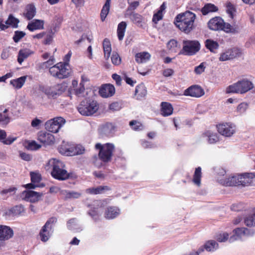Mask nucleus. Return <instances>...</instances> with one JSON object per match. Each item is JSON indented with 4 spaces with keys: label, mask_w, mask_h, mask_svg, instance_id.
<instances>
[{
    "label": "nucleus",
    "mask_w": 255,
    "mask_h": 255,
    "mask_svg": "<svg viewBox=\"0 0 255 255\" xmlns=\"http://www.w3.org/2000/svg\"><path fill=\"white\" fill-rule=\"evenodd\" d=\"M167 46L169 50L176 52L178 48V42L174 39L170 40L168 42Z\"/></svg>",
    "instance_id": "nucleus-51"
},
{
    "label": "nucleus",
    "mask_w": 255,
    "mask_h": 255,
    "mask_svg": "<svg viewBox=\"0 0 255 255\" xmlns=\"http://www.w3.org/2000/svg\"><path fill=\"white\" fill-rule=\"evenodd\" d=\"M75 218L70 219L67 223V228L71 230H74L76 228Z\"/></svg>",
    "instance_id": "nucleus-60"
},
{
    "label": "nucleus",
    "mask_w": 255,
    "mask_h": 255,
    "mask_svg": "<svg viewBox=\"0 0 255 255\" xmlns=\"http://www.w3.org/2000/svg\"><path fill=\"white\" fill-rule=\"evenodd\" d=\"M135 94L138 96H145L147 94V90L145 85L140 84L136 88Z\"/></svg>",
    "instance_id": "nucleus-47"
},
{
    "label": "nucleus",
    "mask_w": 255,
    "mask_h": 255,
    "mask_svg": "<svg viewBox=\"0 0 255 255\" xmlns=\"http://www.w3.org/2000/svg\"><path fill=\"white\" fill-rule=\"evenodd\" d=\"M25 147L28 150H35L39 149L41 145L38 144L35 140L27 141Z\"/></svg>",
    "instance_id": "nucleus-42"
},
{
    "label": "nucleus",
    "mask_w": 255,
    "mask_h": 255,
    "mask_svg": "<svg viewBox=\"0 0 255 255\" xmlns=\"http://www.w3.org/2000/svg\"><path fill=\"white\" fill-rule=\"evenodd\" d=\"M34 53L31 49L27 48H24L19 50L17 55V62L21 65L23 62L27 58Z\"/></svg>",
    "instance_id": "nucleus-20"
},
{
    "label": "nucleus",
    "mask_w": 255,
    "mask_h": 255,
    "mask_svg": "<svg viewBox=\"0 0 255 255\" xmlns=\"http://www.w3.org/2000/svg\"><path fill=\"white\" fill-rule=\"evenodd\" d=\"M123 107V104L120 102H115L109 106V109L112 112L118 111Z\"/></svg>",
    "instance_id": "nucleus-49"
},
{
    "label": "nucleus",
    "mask_w": 255,
    "mask_h": 255,
    "mask_svg": "<svg viewBox=\"0 0 255 255\" xmlns=\"http://www.w3.org/2000/svg\"><path fill=\"white\" fill-rule=\"evenodd\" d=\"M58 151L62 155L66 156H74L80 154V148L75 143L62 141L58 147Z\"/></svg>",
    "instance_id": "nucleus-8"
},
{
    "label": "nucleus",
    "mask_w": 255,
    "mask_h": 255,
    "mask_svg": "<svg viewBox=\"0 0 255 255\" xmlns=\"http://www.w3.org/2000/svg\"><path fill=\"white\" fill-rule=\"evenodd\" d=\"M229 60H231V59L229 55L228 51H226L225 52L221 54L220 56L219 57V60L220 61H225Z\"/></svg>",
    "instance_id": "nucleus-63"
},
{
    "label": "nucleus",
    "mask_w": 255,
    "mask_h": 255,
    "mask_svg": "<svg viewBox=\"0 0 255 255\" xmlns=\"http://www.w3.org/2000/svg\"><path fill=\"white\" fill-rule=\"evenodd\" d=\"M129 125L132 128L135 130H141L142 128V125L141 123L136 121H131L129 122Z\"/></svg>",
    "instance_id": "nucleus-56"
},
{
    "label": "nucleus",
    "mask_w": 255,
    "mask_h": 255,
    "mask_svg": "<svg viewBox=\"0 0 255 255\" xmlns=\"http://www.w3.org/2000/svg\"><path fill=\"white\" fill-rule=\"evenodd\" d=\"M119 214V209L116 207H109L105 211V217L108 219H114Z\"/></svg>",
    "instance_id": "nucleus-25"
},
{
    "label": "nucleus",
    "mask_w": 255,
    "mask_h": 255,
    "mask_svg": "<svg viewBox=\"0 0 255 255\" xmlns=\"http://www.w3.org/2000/svg\"><path fill=\"white\" fill-rule=\"evenodd\" d=\"M255 177V173H244L238 176H233L226 179H218L219 183L224 186H235L242 185L248 186Z\"/></svg>",
    "instance_id": "nucleus-2"
},
{
    "label": "nucleus",
    "mask_w": 255,
    "mask_h": 255,
    "mask_svg": "<svg viewBox=\"0 0 255 255\" xmlns=\"http://www.w3.org/2000/svg\"><path fill=\"white\" fill-rule=\"evenodd\" d=\"M34 101L37 106L43 105L48 106L49 105H56L58 102L56 97H35Z\"/></svg>",
    "instance_id": "nucleus-16"
},
{
    "label": "nucleus",
    "mask_w": 255,
    "mask_h": 255,
    "mask_svg": "<svg viewBox=\"0 0 255 255\" xmlns=\"http://www.w3.org/2000/svg\"><path fill=\"white\" fill-rule=\"evenodd\" d=\"M99 93L100 96H113L115 93V88L112 84H104L99 88Z\"/></svg>",
    "instance_id": "nucleus-22"
},
{
    "label": "nucleus",
    "mask_w": 255,
    "mask_h": 255,
    "mask_svg": "<svg viewBox=\"0 0 255 255\" xmlns=\"http://www.w3.org/2000/svg\"><path fill=\"white\" fill-rule=\"evenodd\" d=\"M227 51L231 59L238 57L241 54L240 50L237 48H233Z\"/></svg>",
    "instance_id": "nucleus-48"
},
{
    "label": "nucleus",
    "mask_w": 255,
    "mask_h": 255,
    "mask_svg": "<svg viewBox=\"0 0 255 255\" xmlns=\"http://www.w3.org/2000/svg\"><path fill=\"white\" fill-rule=\"evenodd\" d=\"M99 109V104L96 101L86 100L81 102V115L89 116L93 115Z\"/></svg>",
    "instance_id": "nucleus-11"
},
{
    "label": "nucleus",
    "mask_w": 255,
    "mask_h": 255,
    "mask_svg": "<svg viewBox=\"0 0 255 255\" xmlns=\"http://www.w3.org/2000/svg\"><path fill=\"white\" fill-rule=\"evenodd\" d=\"M204 90L198 85H193L187 89L184 92V96H203Z\"/></svg>",
    "instance_id": "nucleus-19"
},
{
    "label": "nucleus",
    "mask_w": 255,
    "mask_h": 255,
    "mask_svg": "<svg viewBox=\"0 0 255 255\" xmlns=\"http://www.w3.org/2000/svg\"><path fill=\"white\" fill-rule=\"evenodd\" d=\"M62 194L64 195V198L66 200L69 199L78 198L80 197V193L74 191L63 190L62 191Z\"/></svg>",
    "instance_id": "nucleus-44"
},
{
    "label": "nucleus",
    "mask_w": 255,
    "mask_h": 255,
    "mask_svg": "<svg viewBox=\"0 0 255 255\" xmlns=\"http://www.w3.org/2000/svg\"><path fill=\"white\" fill-rule=\"evenodd\" d=\"M19 156L22 160L26 161H29L32 159L31 155L25 152H20Z\"/></svg>",
    "instance_id": "nucleus-62"
},
{
    "label": "nucleus",
    "mask_w": 255,
    "mask_h": 255,
    "mask_svg": "<svg viewBox=\"0 0 255 255\" xmlns=\"http://www.w3.org/2000/svg\"><path fill=\"white\" fill-rule=\"evenodd\" d=\"M24 210V207L22 205H18L11 208L9 209L8 212L9 214L17 216L20 215Z\"/></svg>",
    "instance_id": "nucleus-39"
},
{
    "label": "nucleus",
    "mask_w": 255,
    "mask_h": 255,
    "mask_svg": "<svg viewBox=\"0 0 255 255\" xmlns=\"http://www.w3.org/2000/svg\"><path fill=\"white\" fill-rule=\"evenodd\" d=\"M161 114L164 117L169 116L173 113V107L171 104L167 102L161 103Z\"/></svg>",
    "instance_id": "nucleus-26"
},
{
    "label": "nucleus",
    "mask_w": 255,
    "mask_h": 255,
    "mask_svg": "<svg viewBox=\"0 0 255 255\" xmlns=\"http://www.w3.org/2000/svg\"><path fill=\"white\" fill-rule=\"evenodd\" d=\"M204 248L208 252H213L218 248V244L214 240L208 241L204 245Z\"/></svg>",
    "instance_id": "nucleus-38"
},
{
    "label": "nucleus",
    "mask_w": 255,
    "mask_h": 255,
    "mask_svg": "<svg viewBox=\"0 0 255 255\" xmlns=\"http://www.w3.org/2000/svg\"><path fill=\"white\" fill-rule=\"evenodd\" d=\"M183 44V53L185 55H194L200 50V44L198 41L184 40Z\"/></svg>",
    "instance_id": "nucleus-13"
},
{
    "label": "nucleus",
    "mask_w": 255,
    "mask_h": 255,
    "mask_svg": "<svg viewBox=\"0 0 255 255\" xmlns=\"http://www.w3.org/2000/svg\"><path fill=\"white\" fill-rule=\"evenodd\" d=\"M95 147L96 149L99 150L98 156L101 161L105 163L111 161L115 150L114 144L107 143L102 144L100 143H97Z\"/></svg>",
    "instance_id": "nucleus-5"
},
{
    "label": "nucleus",
    "mask_w": 255,
    "mask_h": 255,
    "mask_svg": "<svg viewBox=\"0 0 255 255\" xmlns=\"http://www.w3.org/2000/svg\"><path fill=\"white\" fill-rule=\"evenodd\" d=\"M44 21L41 19H34L28 23L27 28L30 31L44 29Z\"/></svg>",
    "instance_id": "nucleus-23"
},
{
    "label": "nucleus",
    "mask_w": 255,
    "mask_h": 255,
    "mask_svg": "<svg viewBox=\"0 0 255 255\" xmlns=\"http://www.w3.org/2000/svg\"><path fill=\"white\" fill-rule=\"evenodd\" d=\"M110 190V187L108 186H99L96 188H89L87 191L92 194H98L104 193Z\"/></svg>",
    "instance_id": "nucleus-29"
},
{
    "label": "nucleus",
    "mask_w": 255,
    "mask_h": 255,
    "mask_svg": "<svg viewBox=\"0 0 255 255\" xmlns=\"http://www.w3.org/2000/svg\"><path fill=\"white\" fill-rule=\"evenodd\" d=\"M218 10V7L214 4L208 3L202 8L201 11L203 15H206L209 12H215Z\"/></svg>",
    "instance_id": "nucleus-37"
},
{
    "label": "nucleus",
    "mask_w": 255,
    "mask_h": 255,
    "mask_svg": "<svg viewBox=\"0 0 255 255\" xmlns=\"http://www.w3.org/2000/svg\"><path fill=\"white\" fill-rule=\"evenodd\" d=\"M48 164H51L52 167L51 175L53 178L60 181L69 179V174L66 170L63 169L64 165L62 162L53 159L49 161Z\"/></svg>",
    "instance_id": "nucleus-4"
},
{
    "label": "nucleus",
    "mask_w": 255,
    "mask_h": 255,
    "mask_svg": "<svg viewBox=\"0 0 255 255\" xmlns=\"http://www.w3.org/2000/svg\"><path fill=\"white\" fill-rule=\"evenodd\" d=\"M245 230L244 228H238L234 230V235L231 236L229 239L230 242H233L235 240L241 239L242 237H245L243 231Z\"/></svg>",
    "instance_id": "nucleus-30"
},
{
    "label": "nucleus",
    "mask_w": 255,
    "mask_h": 255,
    "mask_svg": "<svg viewBox=\"0 0 255 255\" xmlns=\"http://www.w3.org/2000/svg\"><path fill=\"white\" fill-rule=\"evenodd\" d=\"M17 189L15 187H11L8 189H5L1 190L0 192V194L1 195H6L9 194V195H12L14 194V193L17 191Z\"/></svg>",
    "instance_id": "nucleus-52"
},
{
    "label": "nucleus",
    "mask_w": 255,
    "mask_h": 255,
    "mask_svg": "<svg viewBox=\"0 0 255 255\" xmlns=\"http://www.w3.org/2000/svg\"><path fill=\"white\" fill-rule=\"evenodd\" d=\"M105 57L106 59L109 58L112 51L110 41L108 39H105L103 43Z\"/></svg>",
    "instance_id": "nucleus-32"
},
{
    "label": "nucleus",
    "mask_w": 255,
    "mask_h": 255,
    "mask_svg": "<svg viewBox=\"0 0 255 255\" xmlns=\"http://www.w3.org/2000/svg\"><path fill=\"white\" fill-rule=\"evenodd\" d=\"M25 35V33L23 31H16L14 32L13 39L15 42H18Z\"/></svg>",
    "instance_id": "nucleus-53"
},
{
    "label": "nucleus",
    "mask_w": 255,
    "mask_h": 255,
    "mask_svg": "<svg viewBox=\"0 0 255 255\" xmlns=\"http://www.w3.org/2000/svg\"><path fill=\"white\" fill-rule=\"evenodd\" d=\"M229 238V234L227 233L220 234L216 236L217 240L219 242H225Z\"/></svg>",
    "instance_id": "nucleus-57"
},
{
    "label": "nucleus",
    "mask_w": 255,
    "mask_h": 255,
    "mask_svg": "<svg viewBox=\"0 0 255 255\" xmlns=\"http://www.w3.org/2000/svg\"><path fill=\"white\" fill-rule=\"evenodd\" d=\"M22 105L24 107H26L29 109H32L35 106H37L34 98L32 100L26 99L25 97H23L20 99Z\"/></svg>",
    "instance_id": "nucleus-36"
},
{
    "label": "nucleus",
    "mask_w": 255,
    "mask_h": 255,
    "mask_svg": "<svg viewBox=\"0 0 255 255\" xmlns=\"http://www.w3.org/2000/svg\"><path fill=\"white\" fill-rule=\"evenodd\" d=\"M129 18L130 20L138 26H143V18L140 15L135 13H132L130 15Z\"/></svg>",
    "instance_id": "nucleus-34"
},
{
    "label": "nucleus",
    "mask_w": 255,
    "mask_h": 255,
    "mask_svg": "<svg viewBox=\"0 0 255 255\" xmlns=\"http://www.w3.org/2000/svg\"><path fill=\"white\" fill-rule=\"evenodd\" d=\"M36 8L32 4L27 5L23 12V15L28 20L31 19L36 14Z\"/></svg>",
    "instance_id": "nucleus-24"
},
{
    "label": "nucleus",
    "mask_w": 255,
    "mask_h": 255,
    "mask_svg": "<svg viewBox=\"0 0 255 255\" xmlns=\"http://www.w3.org/2000/svg\"><path fill=\"white\" fill-rule=\"evenodd\" d=\"M57 222V219L55 217H52L47 220L39 232V235L41 241L46 242L49 240L50 237L49 231L53 229Z\"/></svg>",
    "instance_id": "nucleus-10"
},
{
    "label": "nucleus",
    "mask_w": 255,
    "mask_h": 255,
    "mask_svg": "<svg viewBox=\"0 0 255 255\" xmlns=\"http://www.w3.org/2000/svg\"><path fill=\"white\" fill-rule=\"evenodd\" d=\"M205 43L206 47L212 52H214L219 46L218 42L211 39H207Z\"/></svg>",
    "instance_id": "nucleus-35"
},
{
    "label": "nucleus",
    "mask_w": 255,
    "mask_h": 255,
    "mask_svg": "<svg viewBox=\"0 0 255 255\" xmlns=\"http://www.w3.org/2000/svg\"><path fill=\"white\" fill-rule=\"evenodd\" d=\"M195 17L194 13L186 11L177 15L174 23L180 30L188 34L194 28Z\"/></svg>",
    "instance_id": "nucleus-1"
},
{
    "label": "nucleus",
    "mask_w": 255,
    "mask_h": 255,
    "mask_svg": "<svg viewBox=\"0 0 255 255\" xmlns=\"http://www.w3.org/2000/svg\"><path fill=\"white\" fill-rule=\"evenodd\" d=\"M127 27V24L125 22L122 21L118 25V35L120 40H123L125 30Z\"/></svg>",
    "instance_id": "nucleus-41"
},
{
    "label": "nucleus",
    "mask_w": 255,
    "mask_h": 255,
    "mask_svg": "<svg viewBox=\"0 0 255 255\" xmlns=\"http://www.w3.org/2000/svg\"><path fill=\"white\" fill-rule=\"evenodd\" d=\"M115 126L112 123H106L103 125L100 129V134L106 136H112L115 131Z\"/></svg>",
    "instance_id": "nucleus-21"
},
{
    "label": "nucleus",
    "mask_w": 255,
    "mask_h": 255,
    "mask_svg": "<svg viewBox=\"0 0 255 255\" xmlns=\"http://www.w3.org/2000/svg\"><path fill=\"white\" fill-rule=\"evenodd\" d=\"M217 128L218 132L225 136H230L235 132V126L231 123L220 124Z\"/></svg>",
    "instance_id": "nucleus-17"
},
{
    "label": "nucleus",
    "mask_w": 255,
    "mask_h": 255,
    "mask_svg": "<svg viewBox=\"0 0 255 255\" xmlns=\"http://www.w3.org/2000/svg\"><path fill=\"white\" fill-rule=\"evenodd\" d=\"M37 139L44 145H51L55 142L54 136L51 133L43 130L38 132Z\"/></svg>",
    "instance_id": "nucleus-15"
},
{
    "label": "nucleus",
    "mask_w": 255,
    "mask_h": 255,
    "mask_svg": "<svg viewBox=\"0 0 255 255\" xmlns=\"http://www.w3.org/2000/svg\"><path fill=\"white\" fill-rule=\"evenodd\" d=\"M111 60L113 64L118 65L121 63V59L117 53H113L111 57Z\"/></svg>",
    "instance_id": "nucleus-55"
},
{
    "label": "nucleus",
    "mask_w": 255,
    "mask_h": 255,
    "mask_svg": "<svg viewBox=\"0 0 255 255\" xmlns=\"http://www.w3.org/2000/svg\"><path fill=\"white\" fill-rule=\"evenodd\" d=\"M53 34L52 32L48 33L43 42V43L45 45L50 44L52 43L53 40Z\"/></svg>",
    "instance_id": "nucleus-59"
},
{
    "label": "nucleus",
    "mask_w": 255,
    "mask_h": 255,
    "mask_svg": "<svg viewBox=\"0 0 255 255\" xmlns=\"http://www.w3.org/2000/svg\"><path fill=\"white\" fill-rule=\"evenodd\" d=\"M30 174L31 182L38 183L42 179L41 175L38 173L31 172Z\"/></svg>",
    "instance_id": "nucleus-50"
},
{
    "label": "nucleus",
    "mask_w": 255,
    "mask_h": 255,
    "mask_svg": "<svg viewBox=\"0 0 255 255\" xmlns=\"http://www.w3.org/2000/svg\"><path fill=\"white\" fill-rule=\"evenodd\" d=\"M27 79L26 76H21L18 78L11 80L10 84L15 89L21 88L25 83Z\"/></svg>",
    "instance_id": "nucleus-27"
},
{
    "label": "nucleus",
    "mask_w": 255,
    "mask_h": 255,
    "mask_svg": "<svg viewBox=\"0 0 255 255\" xmlns=\"http://www.w3.org/2000/svg\"><path fill=\"white\" fill-rule=\"evenodd\" d=\"M139 0H128V3L129 4L128 9H135L139 5Z\"/></svg>",
    "instance_id": "nucleus-58"
},
{
    "label": "nucleus",
    "mask_w": 255,
    "mask_h": 255,
    "mask_svg": "<svg viewBox=\"0 0 255 255\" xmlns=\"http://www.w3.org/2000/svg\"><path fill=\"white\" fill-rule=\"evenodd\" d=\"M10 118L3 113H0V127L5 128L10 122Z\"/></svg>",
    "instance_id": "nucleus-46"
},
{
    "label": "nucleus",
    "mask_w": 255,
    "mask_h": 255,
    "mask_svg": "<svg viewBox=\"0 0 255 255\" xmlns=\"http://www.w3.org/2000/svg\"><path fill=\"white\" fill-rule=\"evenodd\" d=\"M111 0H106L101 12V18L102 21H104L108 14L110 8Z\"/></svg>",
    "instance_id": "nucleus-33"
},
{
    "label": "nucleus",
    "mask_w": 255,
    "mask_h": 255,
    "mask_svg": "<svg viewBox=\"0 0 255 255\" xmlns=\"http://www.w3.org/2000/svg\"><path fill=\"white\" fill-rule=\"evenodd\" d=\"M203 136L207 137L208 141L209 143H215L218 141L219 138L217 134L211 132V131H207L203 134Z\"/></svg>",
    "instance_id": "nucleus-31"
},
{
    "label": "nucleus",
    "mask_w": 255,
    "mask_h": 255,
    "mask_svg": "<svg viewBox=\"0 0 255 255\" xmlns=\"http://www.w3.org/2000/svg\"><path fill=\"white\" fill-rule=\"evenodd\" d=\"M65 123L66 120L63 118L55 117L45 123V128L50 132L57 133Z\"/></svg>",
    "instance_id": "nucleus-12"
},
{
    "label": "nucleus",
    "mask_w": 255,
    "mask_h": 255,
    "mask_svg": "<svg viewBox=\"0 0 255 255\" xmlns=\"http://www.w3.org/2000/svg\"><path fill=\"white\" fill-rule=\"evenodd\" d=\"M5 23L7 25V28L10 26L17 27L19 20L12 15H9L7 19L5 21Z\"/></svg>",
    "instance_id": "nucleus-43"
},
{
    "label": "nucleus",
    "mask_w": 255,
    "mask_h": 255,
    "mask_svg": "<svg viewBox=\"0 0 255 255\" xmlns=\"http://www.w3.org/2000/svg\"><path fill=\"white\" fill-rule=\"evenodd\" d=\"M205 68L204 63H202L195 68L194 71L197 74H200L204 72Z\"/></svg>",
    "instance_id": "nucleus-61"
},
{
    "label": "nucleus",
    "mask_w": 255,
    "mask_h": 255,
    "mask_svg": "<svg viewBox=\"0 0 255 255\" xmlns=\"http://www.w3.org/2000/svg\"><path fill=\"white\" fill-rule=\"evenodd\" d=\"M43 195L42 193L27 190L23 191L21 193V197L24 201L31 203H35L40 200Z\"/></svg>",
    "instance_id": "nucleus-14"
},
{
    "label": "nucleus",
    "mask_w": 255,
    "mask_h": 255,
    "mask_svg": "<svg viewBox=\"0 0 255 255\" xmlns=\"http://www.w3.org/2000/svg\"><path fill=\"white\" fill-rule=\"evenodd\" d=\"M49 71L52 76L59 79L67 78L71 75V70L66 63H58L50 67Z\"/></svg>",
    "instance_id": "nucleus-6"
},
{
    "label": "nucleus",
    "mask_w": 255,
    "mask_h": 255,
    "mask_svg": "<svg viewBox=\"0 0 255 255\" xmlns=\"http://www.w3.org/2000/svg\"><path fill=\"white\" fill-rule=\"evenodd\" d=\"M244 223L248 227L255 226V214L254 212L253 214H251L247 216L244 219Z\"/></svg>",
    "instance_id": "nucleus-45"
},
{
    "label": "nucleus",
    "mask_w": 255,
    "mask_h": 255,
    "mask_svg": "<svg viewBox=\"0 0 255 255\" xmlns=\"http://www.w3.org/2000/svg\"><path fill=\"white\" fill-rule=\"evenodd\" d=\"M208 27L212 30H223L226 32H233V28L230 24L225 23L223 19L220 17H215L211 19L208 23Z\"/></svg>",
    "instance_id": "nucleus-7"
},
{
    "label": "nucleus",
    "mask_w": 255,
    "mask_h": 255,
    "mask_svg": "<svg viewBox=\"0 0 255 255\" xmlns=\"http://www.w3.org/2000/svg\"><path fill=\"white\" fill-rule=\"evenodd\" d=\"M13 236V230L9 226L0 225V241H4L11 238Z\"/></svg>",
    "instance_id": "nucleus-18"
},
{
    "label": "nucleus",
    "mask_w": 255,
    "mask_h": 255,
    "mask_svg": "<svg viewBox=\"0 0 255 255\" xmlns=\"http://www.w3.org/2000/svg\"><path fill=\"white\" fill-rule=\"evenodd\" d=\"M254 87L252 82L243 79L230 85L226 89V94H244Z\"/></svg>",
    "instance_id": "nucleus-3"
},
{
    "label": "nucleus",
    "mask_w": 255,
    "mask_h": 255,
    "mask_svg": "<svg viewBox=\"0 0 255 255\" xmlns=\"http://www.w3.org/2000/svg\"><path fill=\"white\" fill-rule=\"evenodd\" d=\"M201 168L200 167L196 168L194 174L193 181L198 186L201 184Z\"/></svg>",
    "instance_id": "nucleus-40"
},
{
    "label": "nucleus",
    "mask_w": 255,
    "mask_h": 255,
    "mask_svg": "<svg viewBox=\"0 0 255 255\" xmlns=\"http://www.w3.org/2000/svg\"><path fill=\"white\" fill-rule=\"evenodd\" d=\"M16 137H11V136H8L7 138L5 137V138L4 139L3 141H2V142L4 144L6 145H10L14 141H15L16 139Z\"/></svg>",
    "instance_id": "nucleus-64"
},
{
    "label": "nucleus",
    "mask_w": 255,
    "mask_h": 255,
    "mask_svg": "<svg viewBox=\"0 0 255 255\" xmlns=\"http://www.w3.org/2000/svg\"><path fill=\"white\" fill-rule=\"evenodd\" d=\"M55 63V59L53 56H50V58L46 61L43 62L41 64V66L43 68H50V67L53 66V65Z\"/></svg>",
    "instance_id": "nucleus-54"
},
{
    "label": "nucleus",
    "mask_w": 255,
    "mask_h": 255,
    "mask_svg": "<svg viewBox=\"0 0 255 255\" xmlns=\"http://www.w3.org/2000/svg\"><path fill=\"white\" fill-rule=\"evenodd\" d=\"M66 90L65 84H57L53 87L40 86L37 89V94L40 95H61Z\"/></svg>",
    "instance_id": "nucleus-9"
},
{
    "label": "nucleus",
    "mask_w": 255,
    "mask_h": 255,
    "mask_svg": "<svg viewBox=\"0 0 255 255\" xmlns=\"http://www.w3.org/2000/svg\"><path fill=\"white\" fill-rule=\"evenodd\" d=\"M150 54L147 52L138 53L135 56V60L138 63L146 62L150 59Z\"/></svg>",
    "instance_id": "nucleus-28"
}]
</instances>
